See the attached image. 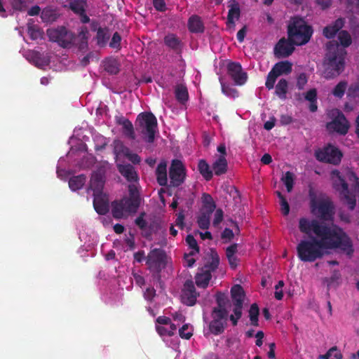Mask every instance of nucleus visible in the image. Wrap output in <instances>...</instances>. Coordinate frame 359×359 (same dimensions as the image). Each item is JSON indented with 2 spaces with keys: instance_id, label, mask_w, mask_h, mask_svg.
Masks as SVG:
<instances>
[{
  "instance_id": "54",
  "label": "nucleus",
  "mask_w": 359,
  "mask_h": 359,
  "mask_svg": "<svg viewBox=\"0 0 359 359\" xmlns=\"http://www.w3.org/2000/svg\"><path fill=\"white\" fill-rule=\"evenodd\" d=\"M125 156L133 164H139L141 161L140 157L137 154L132 153L130 149Z\"/></svg>"
},
{
  "instance_id": "36",
  "label": "nucleus",
  "mask_w": 359,
  "mask_h": 359,
  "mask_svg": "<svg viewBox=\"0 0 359 359\" xmlns=\"http://www.w3.org/2000/svg\"><path fill=\"white\" fill-rule=\"evenodd\" d=\"M69 8L76 14L85 11L87 6L86 0H69Z\"/></svg>"
},
{
  "instance_id": "1",
  "label": "nucleus",
  "mask_w": 359,
  "mask_h": 359,
  "mask_svg": "<svg viewBox=\"0 0 359 359\" xmlns=\"http://www.w3.org/2000/svg\"><path fill=\"white\" fill-rule=\"evenodd\" d=\"M299 228L311 238L302 241L297 247L298 257L303 262H311L321 257L325 249L339 248L348 255L353 252L349 238L336 226L303 217L299 221Z\"/></svg>"
},
{
  "instance_id": "13",
  "label": "nucleus",
  "mask_w": 359,
  "mask_h": 359,
  "mask_svg": "<svg viewBox=\"0 0 359 359\" xmlns=\"http://www.w3.org/2000/svg\"><path fill=\"white\" fill-rule=\"evenodd\" d=\"M165 258L166 255L164 250L155 248L149 252L146 264L151 271L160 273L165 266Z\"/></svg>"
},
{
  "instance_id": "9",
  "label": "nucleus",
  "mask_w": 359,
  "mask_h": 359,
  "mask_svg": "<svg viewBox=\"0 0 359 359\" xmlns=\"http://www.w3.org/2000/svg\"><path fill=\"white\" fill-rule=\"evenodd\" d=\"M47 36L50 41L56 42L64 48L73 45L76 39L75 34L64 26L47 29Z\"/></svg>"
},
{
  "instance_id": "3",
  "label": "nucleus",
  "mask_w": 359,
  "mask_h": 359,
  "mask_svg": "<svg viewBox=\"0 0 359 359\" xmlns=\"http://www.w3.org/2000/svg\"><path fill=\"white\" fill-rule=\"evenodd\" d=\"M334 188L339 193L341 200L348 205L351 210L356 204V196H359V182L355 175L351 170H346L341 175L334 170L331 172Z\"/></svg>"
},
{
  "instance_id": "35",
  "label": "nucleus",
  "mask_w": 359,
  "mask_h": 359,
  "mask_svg": "<svg viewBox=\"0 0 359 359\" xmlns=\"http://www.w3.org/2000/svg\"><path fill=\"white\" fill-rule=\"evenodd\" d=\"M292 70V65L289 62H280L277 63L272 69L273 74L279 76L282 74H287Z\"/></svg>"
},
{
  "instance_id": "6",
  "label": "nucleus",
  "mask_w": 359,
  "mask_h": 359,
  "mask_svg": "<svg viewBox=\"0 0 359 359\" xmlns=\"http://www.w3.org/2000/svg\"><path fill=\"white\" fill-rule=\"evenodd\" d=\"M135 126L143 141L149 144L154 142L156 133L158 132V121L153 113L144 111L139 114Z\"/></svg>"
},
{
  "instance_id": "38",
  "label": "nucleus",
  "mask_w": 359,
  "mask_h": 359,
  "mask_svg": "<svg viewBox=\"0 0 359 359\" xmlns=\"http://www.w3.org/2000/svg\"><path fill=\"white\" fill-rule=\"evenodd\" d=\"M251 325L254 326H258V316L259 314V309L256 304L251 305L250 310H248Z\"/></svg>"
},
{
  "instance_id": "26",
  "label": "nucleus",
  "mask_w": 359,
  "mask_h": 359,
  "mask_svg": "<svg viewBox=\"0 0 359 359\" xmlns=\"http://www.w3.org/2000/svg\"><path fill=\"white\" fill-rule=\"evenodd\" d=\"M344 19L338 18L334 22L323 29V34L327 39L334 37L335 34L340 30L344 26Z\"/></svg>"
},
{
  "instance_id": "5",
  "label": "nucleus",
  "mask_w": 359,
  "mask_h": 359,
  "mask_svg": "<svg viewBox=\"0 0 359 359\" xmlns=\"http://www.w3.org/2000/svg\"><path fill=\"white\" fill-rule=\"evenodd\" d=\"M128 188L129 196L114 201L111 204L112 215L116 219H121L127 213L136 212L140 207L141 198L138 186L129 184Z\"/></svg>"
},
{
  "instance_id": "55",
  "label": "nucleus",
  "mask_w": 359,
  "mask_h": 359,
  "mask_svg": "<svg viewBox=\"0 0 359 359\" xmlns=\"http://www.w3.org/2000/svg\"><path fill=\"white\" fill-rule=\"evenodd\" d=\"M347 6L353 13H359V0H347Z\"/></svg>"
},
{
  "instance_id": "43",
  "label": "nucleus",
  "mask_w": 359,
  "mask_h": 359,
  "mask_svg": "<svg viewBox=\"0 0 359 359\" xmlns=\"http://www.w3.org/2000/svg\"><path fill=\"white\" fill-rule=\"evenodd\" d=\"M27 33L32 40H36L41 37V32L37 25H29L27 27Z\"/></svg>"
},
{
  "instance_id": "20",
  "label": "nucleus",
  "mask_w": 359,
  "mask_h": 359,
  "mask_svg": "<svg viewBox=\"0 0 359 359\" xmlns=\"http://www.w3.org/2000/svg\"><path fill=\"white\" fill-rule=\"evenodd\" d=\"M293 45L289 39H281L274 48L276 56L278 58L288 57L294 50Z\"/></svg>"
},
{
  "instance_id": "56",
  "label": "nucleus",
  "mask_w": 359,
  "mask_h": 359,
  "mask_svg": "<svg viewBox=\"0 0 359 359\" xmlns=\"http://www.w3.org/2000/svg\"><path fill=\"white\" fill-rule=\"evenodd\" d=\"M154 8L160 12H164L166 10V5L164 0H153Z\"/></svg>"
},
{
  "instance_id": "22",
  "label": "nucleus",
  "mask_w": 359,
  "mask_h": 359,
  "mask_svg": "<svg viewBox=\"0 0 359 359\" xmlns=\"http://www.w3.org/2000/svg\"><path fill=\"white\" fill-rule=\"evenodd\" d=\"M164 44L176 53L181 52L183 48L182 40L173 33H169L164 36Z\"/></svg>"
},
{
  "instance_id": "34",
  "label": "nucleus",
  "mask_w": 359,
  "mask_h": 359,
  "mask_svg": "<svg viewBox=\"0 0 359 359\" xmlns=\"http://www.w3.org/2000/svg\"><path fill=\"white\" fill-rule=\"evenodd\" d=\"M198 168L199 172L205 180L209 181L212 178V170H210V168L205 160H199Z\"/></svg>"
},
{
  "instance_id": "57",
  "label": "nucleus",
  "mask_w": 359,
  "mask_h": 359,
  "mask_svg": "<svg viewBox=\"0 0 359 359\" xmlns=\"http://www.w3.org/2000/svg\"><path fill=\"white\" fill-rule=\"evenodd\" d=\"M223 220V211L221 209L216 210L214 215V219L212 224L215 226H217Z\"/></svg>"
},
{
  "instance_id": "23",
  "label": "nucleus",
  "mask_w": 359,
  "mask_h": 359,
  "mask_svg": "<svg viewBox=\"0 0 359 359\" xmlns=\"http://www.w3.org/2000/svg\"><path fill=\"white\" fill-rule=\"evenodd\" d=\"M187 27L191 33L201 34L205 31V25L201 18L198 15H192L187 22Z\"/></svg>"
},
{
  "instance_id": "41",
  "label": "nucleus",
  "mask_w": 359,
  "mask_h": 359,
  "mask_svg": "<svg viewBox=\"0 0 359 359\" xmlns=\"http://www.w3.org/2000/svg\"><path fill=\"white\" fill-rule=\"evenodd\" d=\"M89 32L86 26H83L80 28L79 32V37L81 39V44L79 45L80 48H83L84 46H87Z\"/></svg>"
},
{
  "instance_id": "7",
  "label": "nucleus",
  "mask_w": 359,
  "mask_h": 359,
  "mask_svg": "<svg viewBox=\"0 0 359 359\" xmlns=\"http://www.w3.org/2000/svg\"><path fill=\"white\" fill-rule=\"evenodd\" d=\"M312 29L306 25V22L297 17L290 20L288 25V38L294 45L301 46L306 44L312 35Z\"/></svg>"
},
{
  "instance_id": "49",
  "label": "nucleus",
  "mask_w": 359,
  "mask_h": 359,
  "mask_svg": "<svg viewBox=\"0 0 359 359\" xmlns=\"http://www.w3.org/2000/svg\"><path fill=\"white\" fill-rule=\"evenodd\" d=\"M144 212L141 213L135 220V224L142 231L146 229L147 224L146 220L144 219Z\"/></svg>"
},
{
  "instance_id": "25",
  "label": "nucleus",
  "mask_w": 359,
  "mask_h": 359,
  "mask_svg": "<svg viewBox=\"0 0 359 359\" xmlns=\"http://www.w3.org/2000/svg\"><path fill=\"white\" fill-rule=\"evenodd\" d=\"M201 200L202 207L201 212L212 215L216 208V204L211 195L204 193L202 195Z\"/></svg>"
},
{
  "instance_id": "11",
  "label": "nucleus",
  "mask_w": 359,
  "mask_h": 359,
  "mask_svg": "<svg viewBox=\"0 0 359 359\" xmlns=\"http://www.w3.org/2000/svg\"><path fill=\"white\" fill-rule=\"evenodd\" d=\"M327 115L331 119L326 126L329 132H336L340 135H346L348 133L349 123L339 109H332L328 111Z\"/></svg>"
},
{
  "instance_id": "8",
  "label": "nucleus",
  "mask_w": 359,
  "mask_h": 359,
  "mask_svg": "<svg viewBox=\"0 0 359 359\" xmlns=\"http://www.w3.org/2000/svg\"><path fill=\"white\" fill-rule=\"evenodd\" d=\"M210 256L211 260L208 262L201 269V272L195 276L196 284L199 287H207L212 278V272L215 271L219 266V257L217 252L211 249Z\"/></svg>"
},
{
  "instance_id": "46",
  "label": "nucleus",
  "mask_w": 359,
  "mask_h": 359,
  "mask_svg": "<svg viewBox=\"0 0 359 359\" xmlns=\"http://www.w3.org/2000/svg\"><path fill=\"white\" fill-rule=\"evenodd\" d=\"M222 93L229 97H236L238 96V91L229 85L221 82Z\"/></svg>"
},
{
  "instance_id": "19",
  "label": "nucleus",
  "mask_w": 359,
  "mask_h": 359,
  "mask_svg": "<svg viewBox=\"0 0 359 359\" xmlns=\"http://www.w3.org/2000/svg\"><path fill=\"white\" fill-rule=\"evenodd\" d=\"M116 123L122 127V134L129 140H135L136 139L135 129L133 123L123 116H116Z\"/></svg>"
},
{
  "instance_id": "53",
  "label": "nucleus",
  "mask_w": 359,
  "mask_h": 359,
  "mask_svg": "<svg viewBox=\"0 0 359 359\" xmlns=\"http://www.w3.org/2000/svg\"><path fill=\"white\" fill-rule=\"evenodd\" d=\"M156 296V290L152 287H149L144 292V297L147 301L151 302Z\"/></svg>"
},
{
  "instance_id": "29",
  "label": "nucleus",
  "mask_w": 359,
  "mask_h": 359,
  "mask_svg": "<svg viewBox=\"0 0 359 359\" xmlns=\"http://www.w3.org/2000/svg\"><path fill=\"white\" fill-rule=\"evenodd\" d=\"M156 180L159 185L165 186L168 183L167 164L165 162H161L156 170Z\"/></svg>"
},
{
  "instance_id": "58",
  "label": "nucleus",
  "mask_w": 359,
  "mask_h": 359,
  "mask_svg": "<svg viewBox=\"0 0 359 359\" xmlns=\"http://www.w3.org/2000/svg\"><path fill=\"white\" fill-rule=\"evenodd\" d=\"M316 95L317 93L316 89H311L306 93L305 98L310 102H315L316 100Z\"/></svg>"
},
{
  "instance_id": "40",
  "label": "nucleus",
  "mask_w": 359,
  "mask_h": 359,
  "mask_svg": "<svg viewBox=\"0 0 359 359\" xmlns=\"http://www.w3.org/2000/svg\"><path fill=\"white\" fill-rule=\"evenodd\" d=\"M114 152L116 156L121 154L126 156V154L128 152V150L130 149L120 140H115L114 142Z\"/></svg>"
},
{
  "instance_id": "31",
  "label": "nucleus",
  "mask_w": 359,
  "mask_h": 359,
  "mask_svg": "<svg viewBox=\"0 0 359 359\" xmlns=\"http://www.w3.org/2000/svg\"><path fill=\"white\" fill-rule=\"evenodd\" d=\"M110 38L109 29L107 27H98L97 30V43L100 47H104L107 45Z\"/></svg>"
},
{
  "instance_id": "64",
  "label": "nucleus",
  "mask_w": 359,
  "mask_h": 359,
  "mask_svg": "<svg viewBox=\"0 0 359 359\" xmlns=\"http://www.w3.org/2000/svg\"><path fill=\"white\" fill-rule=\"evenodd\" d=\"M133 278H134V280L135 281V283L138 286L142 287V285H144L145 280H144V277L142 276L134 273H133Z\"/></svg>"
},
{
  "instance_id": "42",
  "label": "nucleus",
  "mask_w": 359,
  "mask_h": 359,
  "mask_svg": "<svg viewBox=\"0 0 359 359\" xmlns=\"http://www.w3.org/2000/svg\"><path fill=\"white\" fill-rule=\"evenodd\" d=\"M12 8L17 11H25L27 8V0H10Z\"/></svg>"
},
{
  "instance_id": "4",
  "label": "nucleus",
  "mask_w": 359,
  "mask_h": 359,
  "mask_svg": "<svg viewBox=\"0 0 359 359\" xmlns=\"http://www.w3.org/2000/svg\"><path fill=\"white\" fill-rule=\"evenodd\" d=\"M216 301L218 306L214 308L212 311V320L209 324V330L214 335H219L224 331L232 305L224 293L218 292Z\"/></svg>"
},
{
  "instance_id": "37",
  "label": "nucleus",
  "mask_w": 359,
  "mask_h": 359,
  "mask_svg": "<svg viewBox=\"0 0 359 359\" xmlns=\"http://www.w3.org/2000/svg\"><path fill=\"white\" fill-rule=\"evenodd\" d=\"M288 84L287 81L282 79H280L276 86V94L281 99L286 98V93L287 92Z\"/></svg>"
},
{
  "instance_id": "33",
  "label": "nucleus",
  "mask_w": 359,
  "mask_h": 359,
  "mask_svg": "<svg viewBox=\"0 0 359 359\" xmlns=\"http://www.w3.org/2000/svg\"><path fill=\"white\" fill-rule=\"evenodd\" d=\"M86 180V177L84 175L74 176L69 180V187L74 191L79 190L83 187Z\"/></svg>"
},
{
  "instance_id": "27",
  "label": "nucleus",
  "mask_w": 359,
  "mask_h": 359,
  "mask_svg": "<svg viewBox=\"0 0 359 359\" xmlns=\"http://www.w3.org/2000/svg\"><path fill=\"white\" fill-rule=\"evenodd\" d=\"M227 161L224 156H219L215 161L212 163V171L217 175L225 174L227 171Z\"/></svg>"
},
{
  "instance_id": "24",
  "label": "nucleus",
  "mask_w": 359,
  "mask_h": 359,
  "mask_svg": "<svg viewBox=\"0 0 359 359\" xmlns=\"http://www.w3.org/2000/svg\"><path fill=\"white\" fill-rule=\"evenodd\" d=\"M228 7L229 8V10L227 15L226 24L229 26H234L235 20H238L240 18V5L236 0H231Z\"/></svg>"
},
{
  "instance_id": "47",
  "label": "nucleus",
  "mask_w": 359,
  "mask_h": 359,
  "mask_svg": "<svg viewBox=\"0 0 359 359\" xmlns=\"http://www.w3.org/2000/svg\"><path fill=\"white\" fill-rule=\"evenodd\" d=\"M121 36L118 32H116L113 34L112 38L109 42V46L111 48L120 50L121 49Z\"/></svg>"
},
{
  "instance_id": "63",
  "label": "nucleus",
  "mask_w": 359,
  "mask_h": 359,
  "mask_svg": "<svg viewBox=\"0 0 359 359\" xmlns=\"http://www.w3.org/2000/svg\"><path fill=\"white\" fill-rule=\"evenodd\" d=\"M156 329L157 332L161 336H165V335L172 336V331H168V329H166L165 327H164L163 326L157 325L156 327Z\"/></svg>"
},
{
  "instance_id": "44",
  "label": "nucleus",
  "mask_w": 359,
  "mask_h": 359,
  "mask_svg": "<svg viewBox=\"0 0 359 359\" xmlns=\"http://www.w3.org/2000/svg\"><path fill=\"white\" fill-rule=\"evenodd\" d=\"M347 88V82H339L332 90V93L335 97H341Z\"/></svg>"
},
{
  "instance_id": "50",
  "label": "nucleus",
  "mask_w": 359,
  "mask_h": 359,
  "mask_svg": "<svg viewBox=\"0 0 359 359\" xmlns=\"http://www.w3.org/2000/svg\"><path fill=\"white\" fill-rule=\"evenodd\" d=\"M188 329H189L188 325L185 324V325H183L182 327L179 330V334L181 338L185 339H189L191 337L193 334L191 332H187V330Z\"/></svg>"
},
{
  "instance_id": "62",
  "label": "nucleus",
  "mask_w": 359,
  "mask_h": 359,
  "mask_svg": "<svg viewBox=\"0 0 359 359\" xmlns=\"http://www.w3.org/2000/svg\"><path fill=\"white\" fill-rule=\"evenodd\" d=\"M307 82L306 76L304 74H301L297 78V85L299 89H302Z\"/></svg>"
},
{
  "instance_id": "16",
  "label": "nucleus",
  "mask_w": 359,
  "mask_h": 359,
  "mask_svg": "<svg viewBox=\"0 0 359 359\" xmlns=\"http://www.w3.org/2000/svg\"><path fill=\"white\" fill-rule=\"evenodd\" d=\"M227 74L235 85L243 86L247 80V74L243 72L240 63L231 62L227 65Z\"/></svg>"
},
{
  "instance_id": "21",
  "label": "nucleus",
  "mask_w": 359,
  "mask_h": 359,
  "mask_svg": "<svg viewBox=\"0 0 359 359\" xmlns=\"http://www.w3.org/2000/svg\"><path fill=\"white\" fill-rule=\"evenodd\" d=\"M93 206L95 211L99 214L104 215L109 211V203L107 198L102 192L93 193Z\"/></svg>"
},
{
  "instance_id": "61",
  "label": "nucleus",
  "mask_w": 359,
  "mask_h": 359,
  "mask_svg": "<svg viewBox=\"0 0 359 359\" xmlns=\"http://www.w3.org/2000/svg\"><path fill=\"white\" fill-rule=\"evenodd\" d=\"M194 252H191L189 255H184V259L186 261V266L187 267H192L194 263L196 262L195 259L190 257V256H193L194 255Z\"/></svg>"
},
{
  "instance_id": "52",
  "label": "nucleus",
  "mask_w": 359,
  "mask_h": 359,
  "mask_svg": "<svg viewBox=\"0 0 359 359\" xmlns=\"http://www.w3.org/2000/svg\"><path fill=\"white\" fill-rule=\"evenodd\" d=\"M278 77V76H276L275 74H273V72L271 71L268 75L267 80L266 82V88L269 89H272L274 86V83Z\"/></svg>"
},
{
  "instance_id": "15",
  "label": "nucleus",
  "mask_w": 359,
  "mask_h": 359,
  "mask_svg": "<svg viewBox=\"0 0 359 359\" xmlns=\"http://www.w3.org/2000/svg\"><path fill=\"white\" fill-rule=\"evenodd\" d=\"M198 296L199 293L196 292L194 282L191 280H186L182 290V302L188 306H193Z\"/></svg>"
},
{
  "instance_id": "14",
  "label": "nucleus",
  "mask_w": 359,
  "mask_h": 359,
  "mask_svg": "<svg viewBox=\"0 0 359 359\" xmlns=\"http://www.w3.org/2000/svg\"><path fill=\"white\" fill-rule=\"evenodd\" d=\"M169 176L170 184L173 187H179L184 182L186 168L180 160L174 159L172 161L169 170Z\"/></svg>"
},
{
  "instance_id": "51",
  "label": "nucleus",
  "mask_w": 359,
  "mask_h": 359,
  "mask_svg": "<svg viewBox=\"0 0 359 359\" xmlns=\"http://www.w3.org/2000/svg\"><path fill=\"white\" fill-rule=\"evenodd\" d=\"M348 94L353 97L359 98V82L353 83L349 87Z\"/></svg>"
},
{
  "instance_id": "28",
  "label": "nucleus",
  "mask_w": 359,
  "mask_h": 359,
  "mask_svg": "<svg viewBox=\"0 0 359 359\" xmlns=\"http://www.w3.org/2000/svg\"><path fill=\"white\" fill-rule=\"evenodd\" d=\"M104 185V177L99 172H94L92 175L90 182V187L93 190L94 193L102 192Z\"/></svg>"
},
{
  "instance_id": "45",
  "label": "nucleus",
  "mask_w": 359,
  "mask_h": 359,
  "mask_svg": "<svg viewBox=\"0 0 359 359\" xmlns=\"http://www.w3.org/2000/svg\"><path fill=\"white\" fill-rule=\"evenodd\" d=\"M282 180L287 188V191L290 192L293 187L294 183V175L291 172H287L284 177H282Z\"/></svg>"
},
{
  "instance_id": "12",
  "label": "nucleus",
  "mask_w": 359,
  "mask_h": 359,
  "mask_svg": "<svg viewBox=\"0 0 359 359\" xmlns=\"http://www.w3.org/2000/svg\"><path fill=\"white\" fill-rule=\"evenodd\" d=\"M245 292L243 288L240 285H235L231 289V297L233 305V311L234 315L230 316V320L232 321L233 325L237 324L238 320L241 316V309Z\"/></svg>"
},
{
  "instance_id": "10",
  "label": "nucleus",
  "mask_w": 359,
  "mask_h": 359,
  "mask_svg": "<svg viewBox=\"0 0 359 359\" xmlns=\"http://www.w3.org/2000/svg\"><path fill=\"white\" fill-rule=\"evenodd\" d=\"M311 212L325 221L332 220L334 211L333 205L327 198H313L311 201Z\"/></svg>"
},
{
  "instance_id": "30",
  "label": "nucleus",
  "mask_w": 359,
  "mask_h": 359,
  "mask_svg": "<svg viewBox=\"0 0 359 359\" xmlns=\"http://www.w3.org/2000/svg\"><path fill=\"white\" fill-rule=\"evenodd\" d=\"M175 96L180 104H185L189 99L187 88L184 84H177L175 88Z\"/></svg>"
},
{
  "instance_id": "2",
  "label": "nucleus",
  "mask_w": 359,
  "mask_h": 359,
  "mask_svg": "<svg viewBox=\"0 0 359 359\" xmlns=\"http://www.w3.org/2000/svg\"><path fill=\"white\" fill-rule=\"evenodd\" d=\"M338 39L343 47L339 46L336 41H330L327 44V53L323 63V76L327 79L339 76L344 70L346 55L344 47L351 43V35L344 30L339 32Z\"/></svg>"
},
{
  "instance_id": "59",
  "label": "nucleus",
  "mask_w": 359,
  "mask_h": 359,
  "mask_svg": "<svg viewBox=\"0 0 359 359\" xmlns=\"http://www.w3.org/2000/svg\"><path fill=\"white\" fill-rule=\"evenodd\" d=\"M281 212L284 215H287L290 212V206L285 198L280 201Z\"/></svg>"
},
{
  "instance_id": "32",
  "label": "nucleus",
  "mask_w": 359,
  "mask_h": 359,
  "mask_svg": "<svg viewBox=\"0 0 359 359\" xmlns=\"http://www.w3.org/2000/svg\"><path fill=\"white\" fill-rule=\"evenodd\" d=\"M104 70L109 74L116 75L119 71V63L116 59L109 58L103 62Z\"/></svg>"
},
{
  "instance_id": "60",
  "label": "nucleus",
  "mask_w": 359,
  "mask_h": 359,
  "mask_svg": "<svg viewBox=\"0 0 359 359\" xmlns=\"http://www.w3.org/2000/svg\"><path fill=\"white\" fill-rule=\"evenodd\" d=\"M221 237L222 239L231 240L233 238V231L229 228H225L222 233Z\"/></svg>"
},
{
  "instance_id": "39",
  "label": "nucleus",
  "mask_w": 359,
  "mask_h": 359,
  "mask_svg": "<svg viewBox=\"0 0 359 359\" xmlns=\"http://www.w3.org/2000/svg\"><path fill=\"white\" fill-rule=\"evenodd\" d=\"M210 216H211L210 215L201 212L200 215L198 217L197 223H198V226L201 229H208L209 228L210 224Z\"/></svg>"
},
{
  "instance_id": "48",
  "label": "nucleus",
  "mask_w": 359,
  "mask_h": 359,
  "mask_svg": "<svg viewBox=\"0 0 359 359\" xmlns=\"http://www.w3.org/2000/svg\"><path fill=\"white\" fill-rule=\"evenodd\" d=\"M186 242L189 247L194 250L193 252H194V253L199 252V247L198 245L196 240L195 239L193 235H187L186 238Z\"/></svg>"
},
{
  "instance_id": "17",
  "label": "nucleus",
  "mask_w": 359,
  "mask_h": 359,
  "mask_svg": "<svg viewBox=\"0 0 359 359\" xmlns=\"http://www.w3.org/2000/svg\"><path fill=\"white\" fill-rule=\"evenodd\" d=\"M341 152L332 146L327 147L323 150L316 152V157L318 160L334 165L341 161Z\"/></svg>"
},
{
  "instance_id": "18",
  "label": "nucleus",
  "mask_w": 359,
  "mask_h": 359,
  "mask_svg": "<svg viewBox=\"0 0 359 359\" xmlns=\"http://www.w3.org/2000/svg\"><path fill=\"white\" fill-rule=\"evenodd\" d=\"M117 168L121 175L130 183L139 184V175L135 167L130 163L118 164Z\"/></svg>"
}]
</instances>
